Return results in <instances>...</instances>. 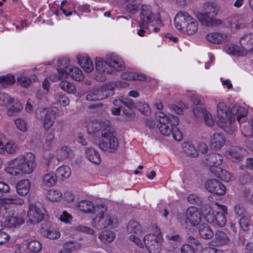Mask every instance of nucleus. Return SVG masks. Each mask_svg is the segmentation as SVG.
<instances>
[{
	"label": "nucleus",
	"instance_id": "5",
	"mask_svg": "<svg viewBox=\"0 0 253 253\" xmlns=\"http://www.w3.org/2000/svg\"><path fill=\"white\" fill-rule=\"evenodd\" d=\"M102 137L103 138L102 141L99 143V147L104 151L114 152L118 148L119 142L117 138L114 134V128L105 130L103 131Z\"/></svg>",
	"mask_w": 253,
	"mask_h": 253
},
{
	"label": "nucleus",
	"instance_id": "40",
	"mask_svg": "<svg viewBox=\"0 0 253 253\" xmlns=\"http://www.w3.org/2000/svg\"><path fill=\"white\" fill-rule=\"evenodd\" d=\"M99 91L100 94H101L102 99L112 96L115 94L114 85L113 84L104 85Z\"/></svg>",
	"mask_w": 253,
	"mask_h": 253
},
{
	"label": "nucleus",
	"instance_id": "62",
	"mask_svg": "<svg viewBox=\"0 0 253 253\" xmlns=\"http://www.w3.org/2000/svg\"><path fill=\"white\" fill-rule=\"evenodd\" d=\"M22 109V106L20 104H15L11 106L7 110L8 116H13L15 114L20 112Z\"/></svg>",
	"mask_w": 253,
	"mask_h": 253
},
{
	"label": "nucleus",
	"instance_id": "57",
	"mask_svg": "<svg viewBox=\"0 0 253 253\" xmlns=\"http://www.w3.org/2000/svg\"><path fill=\"white\" fill-rule=\"evenodd\" d=\"M239 224L243 230H248L250 225V217L249 216H243L239 220Z\"/></svg>",
	"mask_w": 253,
	"mask_h": 253
},
{
	"label": "nucleus",
	"instance_id": "6",
	"mask_svg": "<svg viewBox=\"0 0 253 253\" xmlns=\"http://www.w3.org/2000/svg\"><path fill=\"white\" fill-rule=\"evenodd\" d=\"M155 234H148L143 239L144 244L150 253H159L161 249L162 236L160 229L157 227Z\"/></svg>",
	"mask_w": 253,
	"mask_h": 253
},
{
	"label": "nucleus",
	"instance_id": "37",
	"mask_svg": "<svg viewBox=\"0 0 253 253\" xmlns=\"http://www.w3.org/2000/svg\"><path fill=\"white\" fill-rule=\"evenodd\" d=\"M214 236L216 243L218 246L227 245L230 243V238L228 237L227 235L222 231H217L215 233Z\"/></svg>",
	"mask_w": 253,
	"mask_h": 253
},
{
	"label": "nucleus",
	"instance_id": "7",
	"mask_svg": "<svg viewBox=\"0 0 253 253\" xmlns=\"http://www.w3.org/2000/svg\"><path fill=\"white\" fill-rule=\"evenodd\" d=\"M113 72V67L108 60H105L100 57L95 60V71L94 78L98 82H103L106 80V75Z\"/></svg>",
	"mask_w": 253,
	"mask_h": 253
},
{
	"label": "nucleus",
	"instance_id": "14",
	"mask_svg": "<svg viewBox=\"0 0 253 253\" xmlns=\"http://www.w3.org/2000/svg\"><path fill=\"white\" fill-rule=\"evenodd\" d=\"M245 149L240 147H234L225 152V156L232 162L236 163L243 160Z\"/></svg>",
	"mask_w": 253,
	"mask_h": 253
},
{
	"label": "nucleus",
	"instance_id": "22",
	"mask_svg": "<svg viewBox=\"0 0 253 253\" xmlns=\"http://www.w3.org/2000/svg\"><path fill=\"white\" fill-rule=\"evenodd\" d=\"M161 133L166 136H169L172 133L174 127L170 126L169 123L168 118L162 119L159 120V124L157 126Z\"/></svg>",
	"mask_w": 253,
	"mask_h": 253
},
{
	"label": "nucleus",
	"instance_id": "47",
	"mask_svg": "<svg viewBox=\"0 0 253 253\" xmlns=\"http://www.w3.org/2000/svg\"><path fill=\"white\" fill-rule=\"evenodd\" d=\"M29 239H28L26 242L30 252L37 253L41 250L42 245L39 241L36 240H30L29 241Z\"/></svg>",
	"mask_w": 253,
	"mask_h": 253
},
{
	"label": "nucleus",
	"instance_id": "19",
	"mask_svg": "<svg viewBox=\"0 0 253 253\" xmlns=\"http://www.w3.org/2000/svg\"><path fill=\"white\" fill-rule=\"evenodd\" d=\"M217 115L218 119V122L223 124L227 122L228 117V111L225 104L223 102H219L217 106Z\"/></svg>",
	"mask_w": 253,
	"mask_h": 253
},
{
	"label": "nucleus",
	"instance_id": "9",
	"mask_svg": "<svg viewBox=\"0 0 253 253\" xmlns=\"http://www.w3.org/2000/svg\"><path fill=\"white\" fill-rule=\"evenodd\" d=\"M111 123L107 120H97L91 122L88 126V131L89 133L101 132L102 135L103 131L111 129L112 128Z\"/></svg>",
	"mask_w": 253,
	"mask_h": 253
},
{
	"label": "nucleus",
	"instance_id": "42",
	"mask_svg": "<svg viewBox=\"0 0 253 253\" xmlns=\"http://www.w3.org/2000/svg\"><path fill=\"white\" fill-rule=\"evenodd\" d=\"M68 76L69 75L73 80L81 81L84 79L82 71L77 67H71L68 69Z\"/></svg>",
	"mask_w": 253,
	"mask_h": 253
},
{
	"label": "nucleus",
	"instance_id": "46",
	"mask_svg": "<svg viewBox=\"0 0 253 253\" xmlns=\"http://www.w3.org/2000/svg\"><path fill=\"white\" fill-rule=\"evenodd\" d=\"M115 237V234L112 231H104L99 236L100 240L104 244L112 242Z\"/></svg>",
	"mask_w": 253,
	"mask_h": 253
},
{
	"label": "nucleus",
	"instance_id": "29",
	"mask_svg": "<svg viewBox=\"0 0 253 253\" xmlns=\"http://www.w3.org/2000/svg\"><path fill=\"white\" fill-rule=\"evenodd\" d=\"M79 210L87 213H91L93 211L96 212V207H94L93 203L89 200H83L80 201L77 206Z\"/></svg>",
	"mask_w": 253,
	"mask_h": 253
},
{
	"label": "nucleus",
	"instance_id": "4",
	"mask_svg": "<svg viewBox=\"0 0 253 253\" xmlns=\"http://www.w3.org/2000/svg\"><path fill=\"white\" fill-rule=\"evenodd\" d=\"M35 158L33 153H27L15 158L12 162L21 173H30L33 171L36 167Z\"/></svg>",
	"mask_w": 253,
	"mask_h": 253
},
{
	"label": "nucleus",
	"instance_id": "58",
	"mask_svg": "<svg viewBox=\"0 0 253 253\" xmlns=\"http://www.w3.org/2000/svg\"><path fill=\"white\" fill-rule=\"evenodd\" d=\"M12 102V99L8 94L0 92V106H3Z\"/></svg>",
	"mask_w": 253,
	"mask_h": 253
},
{
	"label": "nucleus",
	"instance_id": "13",
	"mask_svg": "<svg viewBox=\"0 0 253 253\" xmlns=\"http://www.w3.org/2000/svg\"><path fill=\"white\" fill-rule=\"evenodd\" d=\"M27 215L29 219L33 223H38L43 218L42 210L35 204H31L29 206Z\"/></svg>",
	"mask_w": 253,
	"mask_h": 253
},
{
	"label": "nucleus",
	"instance_id": "16",
	"mask_svg": "<svg viewBox=\"0 0 253 253\" xmlns=\"http://www.w3.org/2000/svg\"><path fill=\"white\" fill-rule=\"evenodd\" d=\"M206 40L213 44H224L229 41V37L225 34L219 32H213L207 34Z\"/></svg>",
	"mask_w": 253,
	"mask_h": 253
},
{
	"label": "nucleus",
	"instance_id": "28",
	"mask_svg": "<svg viewBox=\"0 0 253 253\" xmlns=\"http://www.w3.org/2000/svg\"><path fill=\"white\" fill-rule=\"evenodd\" d=\"M57 180V177L53 172H49L43 175L42 178L41 186L43 188L50 187L54 185Z\"/></svg>",
	"mask_w": 253,
	"mask_h": 253
},
{
	"label": "nucleus",
	"instance_id": "12",
	"mask_svg": "<svg viewBox=\"0 0 253 253\" xmlns=\"http://www.w3.org/2000/svg\"><path fill=\"white\" fill-rule=\"evenodd\" d=\"M197 18L203 25L208 27L218 26L222 23L221 20L213 18L211 15L207 14L204 11L198 13Z\"/></svg>",
	"mask_w": 253,
	"mask_h": 253
},
{
	"label": "nucleus",
	"instance_id": "43",
	"mask_svg": "<svg viewBox=\"0 0 253 253\" xmlns=\"http://www.w3.org/2000/svg\"><path fill=\"white\" fill-rule=\"evenodd\" d=\"M121 78L126 80L144 81L145 77L143 74H138L132 72H125L122 74Z\"/></svg>",
	"mask_w": 253,
	"mask_h": 253
},
{
	"label": "nucleus",
	"instance_id": "48",
	"mask_svg": "<svg viewBox=\"0 0 253 253\" xmlns=\"http://www.w3.org/2000/svg\"><path fill=\"white\" fill-rule=\"evenodd\" d=\"M60 88L64 91L69 93H74L76 92V88L73 83L66 81H62L59 84Z\"/></svg>",
	"mask_w": 253,
	"mask_h": 253
},
{
	"label": "nucleus",
	"instance_id": "60",
	"mask_svg": "<svg viewBox=\"0 0 253 253\" xmlns=\"http://www.w3.org/2000/svg\"><path fill=\"white\" fill-rule=\"evenodd\" d=\"M102 99L101 94H100L99 90L90 92L86 96V99L88 101H95Z\"/></svg>",
	"mask_w": 253,
	"mask_h": 253
},
{
	"label": "nucleus",
	"instance_id": "30",
	"mask_svg": "<svg viewBox=\"0 0 253 253\" xmlns=\"http://www.w3.org/2000/svg\"><path fill=\"white\" fill-rule=\"evenodd\" d=\"M220 8V6L216 2H207L203 5L204 11L212 16L217 15Z\"/></svg>",
	"mask_w": 253,
	"mask_h": 253
},
{
	"label": "nucleus",
	"instance_id": "31",
	"mask_svg": "<svg viewBox=\"0 0 253 253\" xmlns=\"http://www.w3.org/2000/svg\"><path fill=\"white\" fill-rule=\"evenodd\" d=\"M181 30H179L181 33L188 35H192L196 33L198 30V23L193 17V20L187 23L185 26L182 28Z\"/></svg>",
	"mask_w": 253,
	"mask_h": 253
},
{
	"label": "nucleus",
	"instance_id": "26",
	"mask_svg": "<svg viewBox=\"0 0 253 253\" xmlns=\"http://www.w3.org/2000/svg\"><path fill=\"white\" fill-rule=\"evenodd\" d=\"M231 113L233 115L236 116V119L240 124L246 121L247 112L245 108L235 106L232 108Z\"/></svg>",
	"mask_w": 253,
	"mask_h": 253
},
{
	"label": "nucleus",
	"instance_id": "53",
	"mask_svg": "<svg viewBox=\"0 0 253 253\" xmlns=\"http://www.w3.org/2000/svg\"><path fill=\"white\" fill-rule=\"evenodd\" d=\"M89 109L93 110L95 112H102L105 111L107 108L106 105L103 103L98 102L89 105L88 106Z\"/></svg>",
	"mask_w": 253,
	"mask_h": 253
},
{
	"label": "nucleus",
	"instance_id": "8",
	"mask_svg": "<svg viewBox=\"0 0 253 253\" xmlns=\"http://www.w3.org/2000/svg\"><path fill=\"white\" fill-rule=\"evenodd\" d=\"M140 20L142 23V27H146L148 24L156 20L158 25L163 26L162 21L160 19V14H155L153 11V8L151 5L142 4L140 12Z\"/></svg>",
	"mask_w": 253,
	"mask_h": 253
},
{
	"label": "nucleus",
	"instance_id": "18",
	"mask_svg": "<svg viewBox=\"0 0 253 253\" xmlns=\"http://www.w3.org/2000/svg\"><path fill=\"white\" fill-rule=\"evenodd\" d=\"M223 157L218 153H211L205 156L204 162L208 166H220L222 163Z\"/></svg>",
	"mask_w": 253,
	"mask_h": 253
},
{
	"label": "nucleus",
	"instance_id": "25",
	"mask_svg": "<svg viewBox=\"0 0 253 253\" xmlns=\"http://www.w3.org/2000/svg\"><path fill=\"white\" fill-rule=\"evenodd\" d=\"M31 182L28 179L19 181L16 186L17 193L21 196L26 195L30 191Z\"/></svg>",
	"mask_w": 253,
	"mask_h": 253
},
{
	"label": "nucleus",
	"instance_id": "17",
	"mask_svg": "<svg viewBox=\"0 0 253 253\" xmlns=\"http://www.w3.org/2000/svg\"><path fill=\"white\" fill-rule=\"evenodd\" d=\"M69 60L67 58L59 59L58 60L57 71L60 80L66 79L68 77Z\"/></svg>",
	"mask_w": 253,
	"mask_h": 253
},
{
	"label": "nucleus",
	"instance_id": "54",
	"mask_svg": "<svg viewBox=\"0 0 253 253\" xmlns=\"http://www.w3.org/2000/svg\"><path fill=\"white\" fill-rule=\"evenodd\" d=\"M62 193L58 190H50L47 194L48 199L52 201H57L62 197Z\"/></svg>",
	"mask_w": 253,
	"mask_h": 253
},
{
	"label": "nucleus",
	"instance_id": "63",
	"mask_svg": "<svg viewBox=\"0 0 253 253\" xmlns=\"http://www.w3.org/2000/svg\"><path fill=\"white\" fill-rule=\"evenodd\" d=\"M5 171L7 173L13 176L19 175L21 173L20 169H18L17 167L14 165L13 162L11 166L8 167L5 169Z\"/></svg>",
	"mask_w": 253,
	"mask_h": 253
},
{
	"label": "nucleus",
	"instance_id": "59",
	"mask_svg": "<svg viewBox=\"0 0 253 253\" xmlns=\"http://www.w3.org/2000/svg\"><path fill=\"white\" fill-rule=\"evenodd\" d=\"M46 236L50 239H56L59 238L60 233L57 229H49L46 231Z\"/></svg>",
	"mask_w": 253,
	"mask_h": 253
},
{
	"label": "nucleus",
	"instance_id": "41",
	"mask_svg": "<svg viewBox=\"0 0 253 253\" xmlns=\"http://www.w3.org/2000/svg\"><path fill=\"white\" fill-rule=\"evenodd\" d=\"M127 231L131 235H139V234H141V227L138 222L131 220L128 223Z\"/></svg>",
	"mask_w": 253,
	"mask_h": 253
},
{
	"label": "nucleus",
	"instance_id": "15",
	"mask_svg": "<svg viewBox=\"0 0 253 253\" xmlns=\"http://www.w3.org/2000/svg\"><path fill=\"white\" fill-rule=\"evenodd\" d=\"M193 20V17L185 11L178 12L175 16L174 23L175 28L178 30H181L185 25Z\"/></svg>",
	"mask_w": 253,
	"mask_h": 253
},
{
	"label": "nucleus",
	"instance_id": "1",
	"mask_svg": "<svg viewBox=\"0 0 253 253\" xmlns=\"http://www.w3.org/2000/svg\"><path fill=\"white\" fill-rule=\"evenodd\" d=\"M176 218L183 228L192 232L201 222L202 215L197 208L192 206L184 212L178 213Z\"/></svg>",
	"mask_w": 253,
	"mask_h": 253
},
{
	"label": "nucleus",
	"instance_id": "45",
	"mask_svg": "<svg viewBox=\"0 0 253 253\" xmlns=\"http://www.w3.org/2000/svg\"><path fill=\"white\" fill-rule=\"evenodd\" d=\"M72 155V151L71 148L67 146H64L59 150L56 154V157L59 161L65 160Z\"/></svg>",
	"mask_w": 253,
	"mask_h": 253
},
{
	"label": "nucleus",
	"instance_id": "35",
	"mask_svg": "<svg viewBox=\"0 0 253 253\" xmlns=\"http://www.w3.org/2000/svg\"><path fill=\"white\" fill-rule=\"evenodd\" d=\"M71 174L70 168L66 165L59 167L55 173L57 179L63 180L69 177Z\"/></svg>",
	"mask_w": 253,
	"mask_h": 253
},
{
	"label": "nucleus",
	"instance_id": "27",
	"mask_svg": "<svg viewBox=\"0 0 253 253\" xmlns=\"http://www.w3.org/2000/svg\"><path fill=\"white\" fill-rule=\"evenodd\" d=\"M18 150L16 144L13 141H8L4 145L0 141V153L6 152L9 154H14Z\"/></svg>",
	"mask_w": 253,
	"mask_h": 253
},
{
	"label": "nucleus",
	"instance_id": "52",
	"mask_svg": "<svg viewBox=\"0 0 253 253\" xmlns=\"http://www.w3.org/2000/svg\"><path fill=\"white\" fill-rule=\"evenodd\" d=\"M184 152L189 156L196 157L198 156V152L194 146L191 143H186L184 146Z\"/></svg>",
	"mask_w": 253,
	"mask_h": 253
},
{
	"label": "nucleus",
	"instance_id": "44",
	"mask_svg": "<svg viewBox=\"0 0 253 253\" xmlns=\"http://www.w3.org/2000/svg\"><path fill=\"white\" fill-rule=\"evenodd\" d=\"M44 147L45 149L48 150L50 148L54 142V138H55V131L54 129H51L48 131H47L44 134Z\"/></svg>",
	"mask_w": 253,
	"mask_h": 253
},
{
	"label": "nucleus",
	"instance_id": "56",
	"mask_svg": "<svg viewBox=\"0 0 253 253\" xmlns=\"http://www.w3.org/2000/svg\"><path fill=\"white\" fill-rule=\"evenodd\" d=\"M202 200V197L195 194H191L187 197V200L190 203L197 206L201 204Z\"/></svg>",
	"mask_w": 253,
	"mask_h": 253
},
{
	"label": "nucleus",
	"instance_id": "39",
	"mask_svg": "<svg viewBox=\"0 0 253 253\" xmlns=\"http://www.w3.org/2000/svg\"><path fill=\"white\" fill-rule=\"evenodd\" d=\"M25 221L21 217L12 216L7 218L4 222L5 225L8 228H15L23 224Z\"/></svg>",
	"mask_w": 253,
	"mask_h": 253
},
{
	"label": "nucleus",
	"instance_id": "21",
	"mask_svg": "<svg viewBox=\"0 0 253 253\" xmlns=\"http://www.w3.org/2000/svg\"><path fill=\"white\" fill-rule=\"evenodd\" d=\"M220 211L217 212L215 216V223L219 227H223L226 223L225 213H227V207L222 205H218Z\"/></svg>",
	"mask_w": 253,
	"mask_h": 253
},
{
	"label": "nucleus",
	"instance_id": "51",
	"mask_svg": "<svg viewBox=\"0 0 253 253\" xmlns=\"http://www.w3.org/2000/svg\"><path fill=\"white\" fill-rule=\"evenodd\" d=\"M54 97L55 100L64 107L69 104L70 100L69 98L65 95H63L62 93H56L54 95Z\"/></svg>",
	"mask_w": 253,
	"mask_h": 253
},
{
	"label": "nucleus",
	"instance_id": "36",
	"mask_svg": "<svg viewBox=\"0 0 253 253\" xmlns=\"http://www.w3.org/2000/svg\"><path fill=\"white\" fill-rule=\"evenodd\" d=\"M236 22H234L232 24L233 27L235 26V28L239 29L244 28L246 25L249 24L251 21V18L249 17L247 14H244L242 15L237 16L236 18Z\"/></svg>",
	"mask_w": 253,
	"mask_h": 253
},
{
	"label": "nucleus",
	"instance_id": "61",
	"mask_svg": "<svg viewBox=\"0 0 253 253\" xmlns=\"http://www.w3.org/2000/svg\"><path fill=\"white\" fill-rule=\"evenodd\" d=\"M17 80L18 83L24 87H29L32 84L31 80L25 76L18 77L17 78Z\"/></svg>",
	"mask_w": 253,
	"mask_h": 253
},
{
	"label": "nucleus",
	"instance_id": "32",
	"mask_svg": "<svg viewBox=\"0 0 253 253\" xmlns=\"http://www.w3.org/2000/svg\"><path fill=\"white\" fill-rule=\"evenodd\" d=\"M199 233L202 238L206 240L211 239L214 235L211 227L206 223L200 225Z\"/></svg>",
	"mask_w": 253,
	"mask_h": 253
},
{
	"label": "nucleus",
	"instance_id": "11",
	"mask_svg": "<svg viewBox=\"0 0 253 253\" xmlns=\"http://www.w3.org/2000/svg\"><path fill=\"white\" fill-rule=\"evenodd\" d=\"M205 188L209 192L218 195H223L226 190L225 186L216 179L207 180L205 184Z\"/></svg>",
	"mask_w": 253,
	"mask_h": 253
},
{
	"label": "nucleus",
	"instance_id": "55",
	"mask_svg": "<svg viewBox=\"0 0 253 253\" xmlns=\"http://www.w3.org/2000/svg\"><path fill=\"white\" fill-rule=\"evenodd\" d=\"M194 103H195V106L193 107V109L194 115L197 118L202 117L205 114V111H206L207 110L203 107L202 105L199 104L198 102L196 103L195 101Z\"/></svg>",
	"mask_w": 253,
	"mask_h": 253
},
{
	"label": "nucleus",
	"instance_id": "34",
	"mask_svg": "<svg viewBox=\"0 0 253 253\" xmlns=\"http://www.w3.org/2000/svg\"><path fill=\"white\" fill-rule=\"evenodd\" d=\"M86 158L91 162L98 164L101 162V158L98 152L92 148H87L85 151Z\"/></svg>",
	"mask_w": 253,
	"mask_h": 253
},
{
	"label": "nucleus",
	"instance_id": "64",
	"mask_svg": "<svg viewBox=\"0 0 253 253\" xmlns=\"http://www.w3.org/2000/svg\"><path fill=\"white\" fill-rule=\"evenodd\" d=\"M240 169L243 170L253 169V158H248L246 159V164L241 165Z\"/></svg>",
	"mask_w": 253,
	"mask_h": 253
},
{
	"label": "nucleus",
	"instance_id": "38",
	"mask_svg": "<svg viewBox=\"0 0 253 253\" xmlns=\"http://www.w3.org/2000/svg\"><path fill=\"white\" fill-rule=\"evenodd\" d=\"M211 143L212 146L215 148H221L225 143V138L223 134L220 133L212 134L211 137Z\"/></svg>",
	"mask_w": 253,
	"mask_h": 253
},
{
	"label": "nucleus",
	"instance_id": "24",
	"mask_svg": "<svg viewBox=\"0 0 253 253\" xmlns=\"http://www.w3.org/2000/svg\"><path fill=\"white\" fill-rule=\"evenodd\" d=\"M210 170L216 177L225 181H228L230 178L229 173L219 167V166L210 167Z\"/></svg>",
	"mask_w": 253,
	"mask_h": 253
},
{
	"label": "nucleus",
	"instance_id": "33",
	"mask_svg": "<svg viewBox=\"0 0 253 253\" xmlns=\"http://www.w3.org/2000/svg\"><path fill=\"white\" fill-rule=\"evenodd\" d=\"M81 247V244L77 241H69L63 245L62 250L60 252L72 253L80 249Z\"/></svg>",
	"mask_w": 253,
	"mask_h": 253
},
{
	"label": "nucleus",
	"instance_id": "20",
	"mask_svg": "<svg viewBox=\"0 0 253 253\" xmlns=\"http://www.w3.org/2000/svg\"><path fill=\"white\" fill-rule=\"evenodd\" d=\"M107 60L114 70L122 71L125 69V65L123 60L117 55L111 54L107 56Z\"/></svg>",
	"mask_w": 253,
	"mask_h": 253
},
{
	"label": "nucleus",
	"instance_id": "23",
	"mask_svg": "<svg viewBox=\"0 0 253 253\" xmlns=\"http://www.w3.org/2000/svg\"><path fill=\"white\" fill-rule=\"evenodd\" d=\"M78 62L84 72L90 73L93 70L94 67L92 61L88 57L81 55L77 56Z\"/></svg>",
	"mask_w": 253,
	"mask_h": 253
},
{
	"label": "nucleus",
	"instance_id": "10",
	"mask_svg": "<svg viewBox=\"0 0 253 253\" xmlns=\"http://www.w3.org/2000/svg\"><path fill=\"white\" fill-rule=\"evenodd\" d=\"M40 115L43 122L44 128L49 129L55 122L56 112L51 109H43L40 112Z\"/></svg>",
	"mask_w": 253,
	"mask_h": 253
},
{
	"label": "nucleus",
	"instance_id": "3",
	"mask_svg": "<svg viewBox=\"0 0 253 253\" xmlns=\"http://www.w3.org/2000/svg\"><path fill=\"white\" fill-rule=\"evenodd\" d=\"M240 44L242 49L237 46H227L225 48L226 51L229 54L238 56L244 55L247 51L253 49V33L245 35L240 38Z\"/></svg>",
	"mask_w": 253,
	"mask_h": 253
},
{
	"label": "nucleus",
	"instance_id": "50",
	"mask_svg": "<svg viewBox=\"0 0 253 253\" xmlns=\"http://www.w3.org/2000/svg\"><path fill=\"white\" fill-rule=\"evenodd\" d=\"M3 203L6 204H21L22 202L16 194H9L1 199Z\"/></svg>",
	"mask_w": 253,
	"mask_h": 253
},
{
	"label": "nucleus",
	"instance_id": "49",
	"mask_svg": "<svg viewBox=\"0 0 253 253\" xmlns=\"http://www.w3.org/2000/svg\"><path fill=\"white\" fill-rule=\"evenodd\" d=\"M15 82V80L13 75H8L0 76V84L4 88L6 87L8 85L12 84Z\"/></svg>",
	"mask_w": 253,
	"mask_h": 253
},
{
	"label": "nucleus",
	"instance_id": "2",
	"mask_svg": "<svg viewBox=\"0 0 253 253\" xmlns=\"http://www.w3.org/2000/svg\"><path fill=\"white\" fill-rule=\"evenodd\" d=\"M96 211L98 212L92 219V225L98 230L106 228H114L117 224V220L114 216L106 212L107 207L104 204H99L96 206Z\"/></svg>",
	"mask_w": 253,
	"mask_h": 253
}]
</instances>
